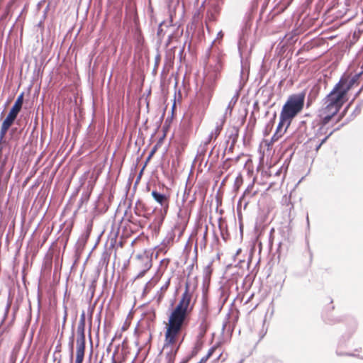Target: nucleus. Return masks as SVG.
Instances as JSON below:
<instances>
[{"label": "nucleus", "instance_id": "15", "mask_svg": "<svg viewBox=\"0 0 363 363\" xmlns=\"http://www.w3.org/2000/svg\"><path fill=\"white\" fill-rule=\"evenodd\" d=\"M163 296H164V293L160 291H158L157 292L156 295L155 296V299L159 303L163 298Z\"/></svg>", "mask_w": 363, "mask_h": 363}, {"label": "nucleus", "instance_id": "2", "mask_svg": "<svg viewBox=\"0 0 363 363\" xmlns=\"http://www.w3.org/2000/svg\"><path fill=\"white\" fill-rule=\"evenodd\" d=\"M337 89L333 88L324 98L322 107L318 110V116L323 124H327L347 101L337 92Z\"/></svg>", "mask_w": 363, "mask_h": 363}, {"label": "nucleus", "instance_id": "18", "mask_svg": "<svg viewBox=\"0 0 363 363\" xmlns=\"http://www.w3.org/2000/svg\"><path fill=\"white\" fill-rule=\"evenodd\" d=\"M169 284V279L164 284L160 289V291L164 293L166 290L167 289Z\"/></svg>", "mask_w": 363, "mask_h": 363}, {"label": "nucleus", "instance_id": "11", "mask_svg": "<svg viewBox=\"0 0 363 363\" xmlns=\"http://www.w3.org/2000/svg\"><path fill=\"white\" fill-rule=\"evenodd\" d=\"M238 97H239V94H238V92H236L235 94V95L230 99V102L228 103V105L225 109V116H227L228 114L231 115L233 108L234 106L235 105V104L237 103Z\"/></svg>", "mask_w": 363, "mask_h": 363}, {"label": "nucleus", "instance_id": "7", "mask_svg": "<svg viewBox=\"0 0 363 363\" xmlns=\"http://www.w3.org/2000/svg\"><path fill=\"white\" fill-rule=\"evenodd\" d=\"M352 341L349 340L347 343L344 342H340L336 350V354L338 356H350V357H359L355 352H359L361 351V347L355 348L354 352H344L343 349L345 347L347 349H350L351 347Z\"/></svg>", "mask_w": 363, "mask_h": 363}, {"label": "nucleus", "instance_id": "3", "mask_svg": "<svg viewBox=\"0 0 363 363\" xmlns=\"http://www.w3.org/2000/svg\"><path fill=\"white\" fill-rule=\"evenodd\" d=\"M305 94L298 93L289 96L282 106L280 116L284 121L291 123L293 119L302 111L304 106Z\"/></svg>", "mask_w": 363, "mask_h": 363}, {"label": "nucleus", "instance_id": "13", "mask_svg": "<svg viewBox=\"0 0 363 363\" xmlns=\"http://www.w3.org/2000/svg\"><path fill=\"white\" fill-rule=\"evenodd\" d=\"M85 314L83 313L80 317V320L77 327V332H84Z\"/></svg>", "mask_w": 363, "mask_h": 363}, {"label": "nucleus", "instance_id": "14", "mask_svg": "<svg viewBox=\"0 0 363 363\" xmlns=\"http://www.w3.org/2000/svg\"><path fill=\"white\" fill-rule=\"evenodd\" d=\"M69 349H70V352H71V354H70L71 355V359H72V357H73V347H74V333H72V336L69 338Z\"/></svg>", "mask_w": 363, "mask_h": 363}, {"label": "nucleus", "instance_id": "17", "mask_svg": "<svg viewBox=\"0 0 363 363\" xmlns=\"http://www.w3.org/2000/svg\"><path fill=\"white\" fill-rule=\"evenodd\" d=\"M282 135L281 133H274V134L272 137V142L274 143L279 139Z\"/></svg>", "mask_w": 363, "mask_h": 363}, {"label": "nucleus", "instance_id": "9", "mask_svg": "<svg viewBox=\"0 0 363 363\" xmlns=\"http://www.w3.org/2000/svg\"><path fill=\"white\" fill-rule=\"evenodd\" d=\"M208 313V311L207 308L206 306H203L199 315L200 324L199 327V331H201L202 333H206L207 330L208 324L206 322V319Z\"/></svg>", "mask_w": 363, "mask_h": 363}, {"label": "nucleus", "instance_id": "4", "mask_svg": "<svg viewBox=\"0 0 363 363\" xmlns=\"http://www.w3.org/2000/svg\"><path fill=\"white\" fill-rule=\"evenodd\" d=\"M23 102V93L21 94L18 96L16 101H15L14 105L13 106V107L10 110L8 116L4 121V122L1 125V131H0V140H2V138L4 137L6 133L7 132V130H9L10 126L13 123L18 113H19V111L21 109Z\"/></svg>", "mask_w": 363, "mask_h": 363}, {"label": "nucleus", "instance_id": "5", "mask_svg": "<svg viewBox=\"0 0 363 363\" xmlns=\"http://www.w3.org/2000/svg\"><path fill=\"white\" fill-rule=\"evenodd\" d=\"M362 73L354 74L351 79L342 77L333 88H337V92L346 99L348 91L357 82Z\"/></svg>", "mask_w": 363, "mask_h": 363}, {"label": "nucleus", "instance_id": "6", "mask_svg": "<svg viewBox=\"0 0 363 363\" xmlns=\"http://www.w3.org/2000/svg\"><path fill=\"white\" fill-rule=\"evenodd\" d=\"M77 335L75 363H82L84 356L85 335L82 331L77 332Z\"/></svg>", "mask_w": 363, "mask_h": 363}, {"label": "nucleus", "instance_id": "8", "mask_svg": "<svg viewBox=\"0 0 363 363\" xmlns=\"http://www.w3.org/2000/svg\"><path fill=\"white\" fill-rule=\"evenodd\" d=\"M151 194L155 201L158 203L166 212L169 207V198L165 194H160L156 191H152Z\"/></svg>", "mask_w": 363, "mask_h": 363}, {"label": "nucleus", "instance_id": "23", "mask_svg": "<svg viewBox=\"0 0 363 363\" xmlns=\"http://www.w3.org/2000/svg\"><path fill=\"white\" fill-rule=\"evenodd\" d=\"M211 354H212V350H211L210 352H208V355H207V357H206V358H208V357H210V356L211 355Z\"/></svg>", "mask_w": 363, "mask_h": 363}, {"label": "nucleus", "instance_id": "25", "mask_svg": "<svg viewBox=\"0 0 363 363\" xmlns=\"http://www.w3.org/2000/svg\"><path fill=\"white\" fill-rule=\"evenodd\" d=\"M178 349H179V346H178V347H177V348L175 349V350H174V353H176V352H177V350H178Z\"/></svg>", "mask_w": 363, "mask_h": 363}, {"label": "nucleus", "instance_id": "24", "mask_svg": "<svg viewBox=\"0 0 363 363\" xmlns=\"http://www.w3.org/2000/svg\"><path fill=\"white\" fill-rule=\"evenodd\" d=\"M213 136V133H211V135H210V138L211 139Z\"/></svg>", "mask_w": 363, "mask_h": 363}, {"label": "nucleus", "instance_id": "26", "mask_svg": "<svg viewBox=\"0 0 363 363\" xmlns=\"http://www.w3.org/2000/svg\"><path fill=\"white\" fill-rule=\"evenodd\" d=\"M211 97V93H209L208 98L210 99Z\"/></svg>", "mask_w": 363, "mask_h": 363}, {"label": "nucleus", "instance_id": "27", "mask_svg": "<svg viewBox=\"0 0 363 363\" xmlns=\"http://www.w3.org/2000/svg\"><path fill=\"white\" fill-rule=\"evenodd\" d=\"M243 362V359H241L240 363H242Z\"/></svg>", "mask_w": 363, "mask_h": 363}, {"label": "nucleus", "instance_id": "1", "mask_svg": "<svg viewBox=\"0 0 363 363\" xmlns=\"http://www.w3.org/2000/svg\"><path fill=\"white\" fill-rule=\"evenodd\" d=\"M191 298L192 294L189 291V284L186 283L185 291L178 305L169 315V323L165 332L164 349L169 348L171 352H173V345L176 343L177 336L182 330L187 312L191 309L190 307Z\"/></svg>", "mask_w": 363, "mask_h": 363}, {"label": "nucleus", "instance_id": "20", "mask_svg": "<svg viewBox=\"0 0 363 363\" xmlns=\"http://www.w3.org/2000/svg\"><path fill=\"white\" fill-rule=\"evenodd\" d=\"M206 333H202L201 331L199 332V334L197 335L198 339H201L204 336Z\"/></svg>", "mask_w": 363, "mask_h": 363}, {"label": "nucleus", "instance_id": "22", "mask_svg": "<svg viewBox=\"0 0 363 363\" xmlns=\"http://www.w3.org/2000/svg\"><path fill=\"white\" fill-rule=\"evenodd\" d=\"M145 267V257L142 259V268Z\"/></svg>", "mask_w": 363, "mask_h": 363}, {"label": "nucleus", "instance_id": "12", "mask_svg": "<svg viewBox=\"0 0 363 363\" xmlns=\"http://www.w3.org/2000/svg\"><path fill=\"white\" fill-rule=\"evenodd\" d=\"M152 261L148 257H145V267H143L137 275V278L143 277L145 274L151 268Z\"/></svg>", "mask_w": 363, "mask_h": 363}, {"label": "nucleus", "instance_id": "21", "mask_svg": "<svg viewBox=\"0 0 363 363\" xmlns=\"http://www.w3.org/2000/svg\"><path fill=\"white\" fill-rule=\"evenodd\" d=\"M220 128L219 127H217L216 129V132H215V138L217 137V135L219 134L220 133Z\"/></svg>", "mask_w": 363, "mask_h": 363}, {"label": "nucleus", "instance_id": "19", "mask_svg": "<svg viewBox=\"0 0 363 363\" xmlns=\"http://www.w3.org/2000/svg\"><path fill=\"white\" fill-rule=\"evenodd\" d=\"M67 315V308L65 307V315H64V318H63V325H65V323L66 322Z\"/></svg>", "mask_w": 363, "mask_h": 363}, {"label": "nucleus", "instance_id": "16", "mask_svg": "<svg viewBox=\"0 0 363 363\" xmlns=\"http://www.w3.org/2000/svg\"><path fill=\"white\" fill-rule=\"evenodd\" d=\"M332 134V132L326 137H325L323 139L321 140L320 143L316 146L315 150L318 151L321 145L328 140L329 136Z\"/></svg>", "mask_w": 363, "mask_h": 363}, {"label": "nucleus", "instance_id": "10", "mask_svg": "<svg viewBox=\"0 0 363 363\" xmlns=\"http://www.w3.org/2000/svg\"><path fill=\"white\" fill-rule=\"evenodd\" d=\"M291 122L289 121H284L281 116H279V122L277 127L275 133H281V135L286 131L289 125H291Z\"/></svg>", "mask_w": 363, "mask_h": 363}]
</instances>
